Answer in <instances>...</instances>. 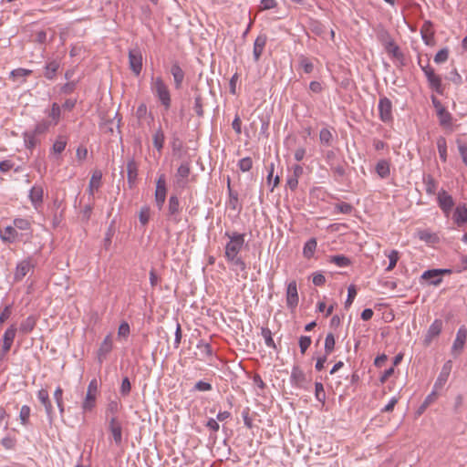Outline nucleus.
I'll use <instances>...</instances> for the list:
<instances>
[{"mask_svg": "<svg viewBox=\"0 0 467 467\" xmlns=\"http://www.w3.org/2000/svg\"><path fill=\"white\" fill-rule=\"evenodd\" d=\"M224 235L229 239L224 247V257L230 265L231 269L238 275L244 272L243 276L246 278V264L240 255L245 243L244 234L237 232H225Z\"/></svg>", "mask_w": 467, "mask_h": 467, "instance_id": "f257e3e1", "label": "nucleus"}, {"mask_svg": "<svg viewBox=\"0 0 467 467\" xmlns=\"http://www.w3.org/2000/svg\"><path fill=\"white\" fill-rule=\"evenodd\" d=\"M150 90L163 108L168 110L171 105V92L161 77H151Z\"/></svg>", "mask_w": 467, "mask_h": 467, "instance_id": "f03ea898", "label": "nucleus"}, {"mask_svg": "<svg viewBox=\"0 0 467 467\" xmlns=\"http://www.w3.org/2000/svg\"><path fill=\"white\" fill-rule=\"evenodd\" d=\"M35 268V261L32 257H27L16 264V270L14 273V281L20 282L23 278L33 272Z\"/></svg>", "mask_w": 467, "mask_h": 467, "instance_id": "7ed1b4c3", "label": "nucleus"}, {"mask_svg": "<svg viewBox=\"0 0 467 467\" xmlns=\"http://www.w3.org/2000/svg\"><path fill=\"white\" fill-rule=\"evenodd\" d=\"M166 179L164 174H161L156 182L155 202L159 210H161L166 200Z\"/></svg>", "mask_w": 467, "mask_h": 467, "instance_id": "20e7f679", "label": "nucleus"}, {"mask_svg": "<svg viewBox=\"0 0 467 467\" xmlns=\"http://www.w3.org/2000/svg\"><path fill=\"white\" fill-rule=\"evenodd\" d=\"M378 109H379V119L383 122L389 123L393 120L392 103L387 97H383V98L379 99Z\"/></svg>", "mask_w": 467, "mask_h": 467, "instance_id": "39448f33", "label": "nucleus"}, {"mask_svg": "<svg viewBox=\"0 0 467 467\" xmlns=\"http://www.w3.org/2000/svg\"><path fill=\"white\" fill-rule=\"evenodd\" d=\"M437 201L439 207L441 208L444 215L448 217L454 206V201L452 196L449 194L445 190H441L438 192Z\"/></svg>", "mask_w": 467, "mask_h": 467, "instance_id": "423d86ee", "label": "nucleus"}, {"mask_svg": "<svg viewBox=\"0 0 467 467\" xmlns=\"http://www.w3.org/2000/svg\"><path fill=\"white\" fill-rule=\"evenodd\" d=\"M113 349L112 334H108L103 341L100 343L97 351V359L99 364H102L108 358L109 354Z\"/></svg>", "mask_w": 467, "mask_h": 467, "instance_id": "0eeeda50", "label": "nucleus"}, {"mask_svg": "<svg viewBox=\"0 0 467 467\" xmlns=\"http://www.w3.org/2000/svg\"><path fill=\"white\" fill-rule=\"evenodd\" d=\"M129 63L132 72L139 76L142 69V55L139 48H132L129 51Z\"/></svg>", "mask_w": 467, "mask_h": 467, "instance_id": "6e6552de", "label": "nucleus"}, {"mask_svg": "<svg viewBox=\"0 0 467 467\" xmlns=\"http://www.w3.org/2000/svg\"><path fill=\"white\" fill-rule=\"evenodd\" d=\"M36 397H37L38 400L41 402V404L44 406L48 420L50 422H52L53 419H54V409L51 404L47 389H39L36 393Z\"/></svg>", "mask_w": 467, "mask_h": 467, "instance_id": "1a4fd4ad", "label": "nucleus"}, {"mask_svg": "<svg viewBox=\"0 0 467 467\" xmlns=\"http://www.w3.org/2000/svg\"><path fill=\"white\" fill-rule=\"evenodd\" d=\"M297 285L295 280L290 281L286 286V305L288 308L295 309L298 305Z\"/></svg>", "mask_w": 467, "mask_h": 467, "instance_id": "9d476101", "label": "nucleus"}, {"mask_svg": "<svg viewBox=\"0 0 467 467\" xmlns=\"http://www.w3.org/2000/svg\"><path fill=\"white\" fill-rule=\"evenodd\" d=\"M450 273L448 269H431L424 271L421 275V279L429 282L430 285H438L441 283V275Z\"/></svg>", "mask_w": 467, "mask_h": 467, "instance_id": "9b49d317", "label": "nucleus"}, {"mask_svg": "<svg viewBox=\"0 0 467 467\" xmlns=\"http://www.w3.org/2000/svg\"><path fill=\"white\" fill-rule=\"evenodd\" d=\"M109 431L112 435L114 442L119 445L122 442V426L116 416L111 417L109 420Z\"/></svg>", "mask_w": 467, "mask_h": 467, "instance_id": "f8f14e48", "label": "nucleus"}, {"mask_svg": "<svg viewBox=\"0 0 467 467\" xmlns=\"http://www.w3.org/2000/svg\"><path fill=\"white\" fill-rule=\"evenodd\" d=\"M303 167L299 164H295L291 167V172L287 175L286 185L295 191L298 185V179L303 175Z\"/></svg>", "mask_w": 467, "mask_h": 467, "instance_id": "ddd939ff", "label": "nucleus"}, {"mask_svg": "<svg viewBox=\"0 0 467 467\" xmlns=\"http://www.w3.org/2000/svg\"><path fill=\"white\" fill-rule=\"evenodd\" d=\"M466 338H467V330H466L465 327L462 326L458 329V331L456 333V337H455L452 347H451L452 354L457 355L462 352V350L464 348Z\"/></svg>", "mask_w": 467, "mask_h": 467, "instance_id": "4468645a", "label": "nucleus"}, {"mask_svg": "<svg viewBox=\"0 0 467 467\" xmlns=\"http://www.w3.org/2000/svg\"><path fill=\"white\" fill-rule=\"evenodd\" d=\"M23 236L24 234H19L15 225H8L3 229H0V237L4 242L15 243L22 239Z\"/></svg>", "mask_w": 467, "mask_h": 467, "instance_id": "2eb2a0df", "label": "nucleus"}, {"mask_svg": "<svg viewBox=\"0 0 467 467\" xmlns=\"http://www.w3.org/2000/svg\"><path fill=\"white\" fill-rule=\"evenodd\" d=\"M442 327H443L442 320L435 319L430 326V327L427 331V334L425 335L424 344L430 345L431 342L432 341V339L441 334V332L442 330Z\"/></svg>", "mask_w": 467, "mask_h": 467, "instance_id": "dca6fc26", "label": "nucleus"}, {"mask_svg": "<svg viewBox=\"0 0 467 467\" xmlns=\"http://www.w3.org/2000/svg\"><path fill=\"white\" fill-rule=\"evenodd\" d=\"M451 368H452V362L451 360H448L443 364L441 370V372L436 379V382L434 384L435 389H441L444 386V384L447 382V380L449 379Z\"/></svg>", "mask_w": 467, "mask_h": 467, "instance_id": "f3484780", "label": "nucleus"}, {"mask_svg": "<svg viewBox=\"0 0 467 467\" xmlns=\"http://www.w3.org/2000/svg\"><path fill=\"white\" fill-rule=\"evenodd\" d=\"M44 190L40 185H34L29 192V200L36 210L43 203Z\"/></svg>", "mask_w": 467, "mask_h": 467, "instance_id": "a211bd4d", "label": "nucleus"}, {"mask_svg": "<svg viewBox=\"0 0 467 467\" xmlns=\"http://www.w3.org/2000/svg\"><path fill=\"white\" fill-rule=\"evenodd\" d=\"M180 202L177 196L171 195L169 198L168 216L175 223L180 221Z\"/></svg>", "mask_w": 467, "mask_h": 467, "instance_id": "6ab92c4d", "label": "nucleus"}, {"mask_svg": "<svg viewBox=\"0 0 467 467\" xmlns=\"http://www.w3.org/2000/svg\"><path fill=\"white\" fill-rule=\"evenodd\" d=\"M16 327L15 325H11L3 335V351L8 352L12 347L14 339L16 334Z\"/></svg>", "mask_w": 467, "mask_h": 467, "instance_id": "aec40b11", "label": "nucleus"}, {"mask_svg": "<svg viewBox=\"0 0 467 467\" xmlns=\"http://www.w3.org/2000/svg\"><path fill=\"white\" fill-rule=\"evenodd\" d=\"M266 41H267V37L265 35H259L255 38L254 43V50H253L254 60L255 62L259 61V59L264 52Z\"/></svg>", "mask_w": 467, "mask_h": 467, "instance_id": "412c9836", "label": "nucleus"}, {"mask_svg": "<svg viewBox=\"0 0 467 467\" xmlns=\"http://www.w3.org/2000/svg\"><path fill=\"white\" fill-rule=\"evenodd\" d=\"M191 172V166L189 161H183L177 169L176 178L180 185H185L187 179Z\"/></svg>", "mask_w": 467, "mask_h": 467, "instance_id": "4be33fe9", "label": "nucleus"}, {"mask_svg": "<svg viewBox=\"0 0 467 467\" xmlns=\"http://www.w3.org/2000/svg\"><path fill=\"white\" fill-rule=\"evenodd\" d=\"M425 77L427 78L430 87L437 93L441 94V78L435 74L434 70H428Z\"/></svg>", "mask_w": 467, "mask_h": 467, "instance_id": "5701e85b", "label": "nucleus"}, {"mask_svg": "<svg viewBox=\"0 0 467 467\" xmlns=\"http://www.w3.org/2000/svg\"><path fill=\"white\" fill-rule=\"evenodd\" d=\"M291 383L298 388H305L306 376L302 369L294 367L290 376Z\"/></svg>", "mask_w": 467, "mask_h": 467, "instance_id": "b1692460", "label": "nucleus"}, {"mask_svg": "<svg viewBox=\"0 0 467 467\" xmlns=\"http://www.w3.org/2000/svg\"><path fill=\"white\" fill-rule=\"evenodd\" d=\"M61 106L58 105L57 102L52 103L51 108L49 110L46 111L49 118V121H51V124L54 126H57L61 118Z\"/></svg>", "mask_w": 467, "mask_h": 467, "instance_id": "393cba45", "label": "nucleus"}, {"mask_svg": "<svg viewBox=\"0 0 467 467\" xmlns=\"http://www.w3.org/2000/svg\"><path fill=\"white\" fill-rule=\"evenodd\" d=\"M171 73L174 79V86L180 88L184 79V72L178 63H173L171 67Z\"/></svg>", "mask_w": 467, "mask_h": 467, "instance_id": "a878e982", "label": "nucleus"}, {"mask_svg": "<svg viewBox=\"0 0 467 467\" xmlns=\"http://www.w3.org/2000/svg\"><path fill=\"white\" fill-rule=\"evenodd\" d=\"M101 179L102 173L100 171H95L90 178L88 184V192L90 195H94V192H97L101 186Z\"/></svg>", "mask_w": 467, "mask_h": 467, "instance_id": "bb28decb", "label": "nucleus"}, {"mask_svg": "<svg viewBox=\"0 0 467 467\" xmlns=\"http://www.w3.org/2000/svg\"><path fill=\"white\" fill-rule=\"evenodd\" d=\"M36 325V317L35 316H29L23 320L19 327V332L23 335L29 334L33 331Z\"/></svg>", "mask_w": 467, "mask_h": 467, "instance_id": "cd10ccee", "label": "nucleus"}, {"mask_svg": "<svg viewBox=\"0 0 467 467\" xmlns=\"http://www.w3.org/2000/svg\"><path fill=\"white\" fill-rule=\"evenodd\" d=\"M384 34L388 37V42L385 46L386 51L392 56L393 57L400 58L402 57V54L400 50V47L394 43L393 39L390 37L388 32H384Z\"/></svg>", "mask_w": 467, "mask_h": 467, "instance_id": "c85d7f7f", "label": "nucleus"}, {"mask_svg": "<svg viewBox=\"0 0 467 467\" xmlns=\"http://www.w3.org/2000/svg\"><path fill=\"white\" fill-rule=\"evenodd\" d=\"M453 220L458 225L467 223V207L464 204L456 207L453 213Z\"/></svg>", "mask_w": 467, "mask_h": 467, "instance_id": "c756f323", "label": "nucleus"}, {"mask_svg": "<svg viewBox=\"0 0 467 467\" xmlns=\"http://www.w3.org/2000/svg\"><path fill=\"white\" fill-rule=\"evenodd\" d=\"M376 172L381 179L389 177L390 173L389 162L387 160L379 161L376 164Z\"/></svg>", "mask_w": 467, "mask_h": 467, "instance_id": "7c9ffc66", "label": "nucleus"}, {"mask_svg": "<svg viewBox=\"0 0 467 467\" xmlns=\"http://www.w3.org/2000/svg\"><path fill=\"white\" fill-rule=\"evenodd\" d=\"M13 224L16 230L26 231L27 234H25L24 235H27V238L31 237V223L27 219L16 218L13 222Z\"/></svg>", "mask_w": 467, "mask_h": 467, "instance_id": "2f4dec72", "label": "nucleus"}, {"mask_svg": "<svg viewBox=\"0 0 467 467\" xmlns=\"http://www.w3.org/2000/svg\"><path fill=\"white\" fill-rule=\"evenodd\" d=\"M60 64L57 60H51L46 64L44 76L47 79H54Z\"/></svg>", "mask_w": 467, "mask_h": 467, "instance_id": "473e14b6", "label": "nucleus"}, {"mask_svg": "<svg viewBox=\"0 0 467 467\" xmlns=\"http://www.w3.org/2000/svg\"><path fill=\"white\" fill-rule=\"evenodd\" d=\"M97 394L88 392L82 402V410L84 412L91 411L96 406Z\"/></svg>", "mask_w": 467, "mask_h": 467, "instance_id": "72a5a7b5", "label": "nucleus"}, {"mask_svg": "<svg viewBox=\"0 0 467 467\" xmlns=\"http://www.w3.org/2000/svg\"><path fill=\"white\" fill-rule=\"evenodd\" d=\"M37 136L33 130H27L23 133L24 142L27 149H33L39 142L36 139Z\"/></svg>", "mask_w": 467, "mask_h": 467, "instance_id": "f704fd0d", "label": "nucleus"}, {"mask_svg": "<svg viewBox=\"0 0 467 467\" xmlns=\"http://www.w3.org/2000/svg\"><path fill=\"white\" fill-rule=\"evenodd\" d=\"M138 176V168L134 160H130L127 163V177L130 183H133Z\"/></svg>", "mask_w": 467, "mask_h": 467, "instance_id": "c9c22d12", "label": "nucleus"}, {"mask_svg": "<svg viewBox=\"0 0 467 467\" xmlns=\"http://www.w3.org/2000/svg\"><path fill=\"white\" fill-rule=\"evenodd\" d=\"M329 262L335 264L338 267H347L351 265V260L343 254L330 256Z\"/></svg>", "mask_w": 467, "mask_h": 467, "instance_id": "e433bc0d", "label": "nucleus"}, {"mask_svg": "<svg viewBox=\"0 0 467 467\" xmlns=\"http://www.w3.org/2000/svg\"><path fill=\"white\" fill-rule=\"evenodd\" d=\"M417 236L427 244H433L438 240L437 235L430 230H420L417 233Z\"/></svg>", "mask_w": 467, "mask_h": 467, "instance_id": "4c0bfd02", "label": "nucleus"}, {"mask_svg": "<svg viewBox=\"0 0 467 467\" xmlns=\"http://www.w3.org/2000/svg\"><path fill=\"white\" fill-rule=\"evenodd\" d=\"M31 73H32V70H30V69L19 67V68L13 69L10 72V78H12L14 80H18L21 78L22 79L21 82H25V78L26 77H28L29 75H31Z\"/></svg>", "mask_w": 467, "mask_h": 467, "instance_id": "58836bf2", "label": "nucleus"}, {"mask_svg": "<svg viewBox=\"0 0 467 467\" xmlns=\"http://www.w3.org/2000/svg\"><path fill=\"white\" fill-rule=\"evenodd\" d=\"M317 240L315 238L309 239L304 245L303 254L306 258H310L313 256L316 249H317Z\"/></svg>", "mask_w": 467, "mask_h": 467, "instance_id": "ea45409f", "label": "nucleus"}, {"mask_svg": "<svg viewBox=\"0 0 467 467\" xmlns=\"http://www.w3.org/2000/svg\"><path fill=\"white\" fill-rule=\"evenodd\" d=\"M51 127H55L53 124H51V121L47 119H42L36 123L33 131L37 135H42L47 132Z\"/></svg>", "mask_w": 467, "mask_h": 467, "instance_id": "a19ab883", "label": "nucleus"}, {"mask_svg": "<svg viewBox=\"0 0 467 467\" xmlns=\"http://www.w3.org/2000/svg\"><path fill=\"white\" fill-rule=\"evenodd\" d=\"M437 148L440 155V159L446 162L447 161V142L444 137H439L437 139Z\"/></svg>", "mask_w": 467, "mask_h": 467, "instance_id": "79ce46f5", "label": "nucleus"}, {"mask_svg": "<svg viewBox=\"0 0 467 467\" xmlns=\"http://www.w3.org/2000/svg\"><path fill=\"white\" fill-rule=\"evenodd\" d=\"M152 140L154 147L158 150V151H161L163 148L165 141V136L163 131L161 129L157 130L153 134Z\"/></svg>", "mask_w": 467, "mask_h": 467, "instance_id": "37998d69", "label": "nucleus"}, {"mask_svg": "<svg viewBox=\"0 0 467 467\" xmlns=\"http://www.w3.org/2000/svg\"><path fill=\"white\" fill-rule=\"evenodd\" d=\"M197 348L203 358L213 357V348L210 344L201 341L197 344Z\"/></svg>", "mask_w": 467, "mask_h": 467, "instance_id": "c03bdc74", "label": "nucleus"}, {"mask_svg": "<svg viewBox=\"0 0 467 467\" xmlns=\"http://www.w3.org/2000/svg\"><path fill=\"white\" fill-rule=\"evenodd\" d=\"M31 414V409L27 405H23L20 409L19 412V420L23 426H27L29 424V418Z\"/></svg>", "mask_w": 467, "mask_h": 467, "instance_id": "a18cd8bd", "label": "nucleus"}, {"mask_svg": "<svg viewBox=\"0 0 467 467\" xmlns=\"http://www.w3.org/2000/svg\"><path fill=\"white\" fill-rule=\"evenodd\" d=\"M262 337H264L265 344L266 347L276 349L275 343L272 337V332L268 327H262L261 329Z\"/></svg>", "mask_w": 467, "mask_h": 467, "instance_id": "49530a36", "label": "nucleus"}, {"mask_svg": "<svg viewBox=\"0 0 467 467\" xmlns=\"http://www.w3.org/2000/svg\"><path fill=\"white\" fill-rule=\"evenodd\" d=\"M315 397L317 400L321 402L322 404L326 401V392L324 389V386L321 382H316L315 384Z\"/></svg>", "mask_w": 467, "mask_h": 467, "instance_id": "de8ad7c7", "label": "nucleus"}, {"mask_svg": "<svg viewBox=\"0 0 467 467\" xmlns=\"http://www.w3.org/2000/svg\"><path fill=\"white\" fill-rule=\"evenodd\" d=\"M66 146L67 140L64 137L59 136L52 146V151L59 154L65 150Z\"/></svg>", "mask_w": 467, "mask_h": 467, "instance_id": "09e8293b", "label": "nucleus"}, {"mask_svg": "<svg viewBox=\"0 0 467 467\" xmlns=\"http://www.w3.org/2000/svg\"><path fill=\"white\" fill-rule=\"evenodd\" d=\"M353 211V206L348 202H338L335 205V212L337 213L349 214Z\"/></svg>", "mask_w": 467, "mask_h": 467, "instance_id": "8fccbe9b", "label": "nucleus"}, {"mask_svg": "<svg viewBox=\"0 0 467 467\" xmlns=\"http://www.w3.org/2000/svg\"><path fill=\"white\" fill-rule=\"evenodd\" d=\"M150 218V209L149 206H143L139 213V220L142 225H146Z\"/></svg>", "mask_w": 467, "mask_h": 467, "instance_id": "3c124183", "label": "nucleus"}, {"mask_svg": "<svg viewBox=\"0 0 467 467\" xmlns=\"http://www.w3.org/2000/svg\"><path fill=\"white\" fill-rule=\"evenodd\" d=\"M387 256L389 258V265L387 266L386 271H391L396 266L399 260V252L392 250Z\"/></svg>", "mask_w": 467, "mask_h": 467, "instance_id": "603ef678", "label": "nucleus"}, {"mask_svg": "<svg viewBox=\"0 0 467 467\" xmlns=\"http://www.w3.org/2000/svg\"><path fill=\"white\" fill-rule=\"evenodd\" d=\"M299 65L303 68L304 72L306 74H309L313 71V63L304 56H301L299 58Z\"/></svg>", "mask_w": 467, "mask_h": 467, "instance_id": "864d4df0", "label": "nucleus"}, {"mask_svg": "<svg viewBox=\"0 0 467 467\" xmlns=\"http://www.w3.org/2000/svg\"><path fill=\"white\" fill-rule=\"evenodd\" d=\"M325 351L327 354H330L335 348V337L332 333H328L325 338Z\"/></svg>", "mask_w": 467, "mask_h": 467, "instance_id": "5fc2aeb1", "label": "nucleus"}, {"mask_svg": "<svg viewBox=\"0 0 467 467\" xmlns=\"http://www.w3.org/2000/svg\"><path fill=\"white\" fill-rule=\"evenodd\" d=\"M253 161L250 157H245L238 161V167L243 171H249L252 169Z\"/></svg>", "mask_w": 467, "mask_h": 467, "instance_id": "6e6d98bb", "label": "nucleus"}, {"mask_svg": "<svg viewBox=\"0 0 467 467\" xmlns=\"http://www.w3.org/2000/svg\"><path fill=\"white\" fill-rule=\"evenodd\" d=\"M425 184V191L428 194H434L436 191V182L434 179L431 176H429L427 179L424 178L423 180Z\"/></svg>", "mask_w": 467, "mask_h": 467, "instance_id": "4d7b16f0", "label": "nucleus"}, {"mask_svg": "<svg viewBox=\"0 0 467 467\" xmlns=\"http://www.w3.org/2000/svg\"><path fill=\"white\" fill-rule=\"evenodd\" d=\"M228 190H229V202L228 205L235 210L238 203V194L234 192L230 187V179L228 178Z\"/></svg>", "mask_w": 467, "mask_h": 467, "instance_id": "13d9d810", "label": "nucleus"}, {"mask_svg": "<svg viewBox=\"0 0 467 467\" xmlns=\"http://www.w3.org/2000/svg\"><path fill=\"white\" fill-rule=\"evenodd\" d=\"M438 115H439L440 122H441V125L446 126V125L451 124V116L444 109H441L438 111Z\"/></svg>", "mask_w": 467, "mask_h": 467, "instance_id": "bf43d9fd", "label": "nucleus"}, {"mask_svg": "<svg viewBox=\"0 0 467 467\" xmlns=\"http://www.w3.org/2000/svg\"><path fill=\"white\" fill-rule=\"evenodd\" d=\"M449 57V51L447 48L439 50L434 56V62L437 64L444 63Z\"/></svg>", "mask_w": 467, "mask_h": 467, "instance_id": "052dcab7", "label": "nucleus"}, {"mask_svg": "<svg viewBox=\"0 0 467 467\" xmlns=\"http://www.w3.org/2000/svg\"><path fill=\"white\" fill-rule=\"evenodd\" d=\"M332 133L328 129H322L319 133L320 141L326 145H329L332 140Z\"/></svg>", "mask_w": 467, "mask_h": 467, "instance_id": "680f3d73", "label": "nucleus"}, {"mask_svg": "<svg viewBox=\"0 0 467 467\" xmlns=\"http://www.w3.org/2000/svg\"><path fill=\"white\" fill-rule=\"evenodd\" d=\"M311 337H308V336H301L300 338H299V348H300V351L302 354H304L306 349L310 347L311 345Z\"/></svg>", "mask_w": 467, "mask_h": 467, "instance_id": "e2e57ef3", "label": "nucleus"}, {"mask_svg": "<svg viewBox=\"0 0 467 467\" xmlns=\"http://www.w3.org/2000/svg\"><path fill=\"white\" fill-rule=\"evenodd\" d=\"M356 296H357V290H356L355 285H349L348 288V297H347V300L345 302V306L346 307H348V306H351V304L353 303Z\"/></svg>", "mask_w": 467, "mask_h": 467, "instance_id": "0e129e2a", "label": "nucleus"}, {"mask_svg": "<svg viewBox=\"0 0 467 467\" xmlns=\"http://www.w3.org/2000/svg\"><path fill=\"white\" fill-rule=\"evenodd\" d=\"M130 333V325L127 322H122L118 329V336L120 337H128Z\"/></svg>", "mask_w": 467, "mask_h": 467, "instance_id": "69168bd1", "label": "nucleus"}, {"mask_svg": "<svg viewBox=\"0 0 467 467\" xmlns=\"http://www.w3.org/2000/svg\"><path fill=\"white\" fill-rule=\"evenodd\" d=\"M457 145L462 161L467 166V145L460 140L457 141Z\"/></svg>", "mask_w": 467, "mask_h": 467, "instance_id": "338daca9", "label": "nucleus"}, {"mask_svg": "<svg viewBox=\"0 0 467 467\" xmlns=\"http://www.w3.org/2000/svg\"><path fill=\"white\" fill-rule=\"evenodd\" d=\"M119 410V403L117 400H111L107 406V413H110L114 417Z\"/></svg>", "mask_w": 467, "mask_h": 467, "instance_id": "774afa93", "label": "nucleus"}]
</instances>
